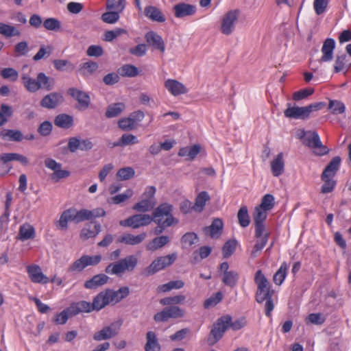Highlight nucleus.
Segmentation results:
<instances>
[{
	"label": "nucleus",
	"mask_w": 351,
	"mask_h": 351,
	"mask_svg": "<svg viewBox=\"0 0 351 351\" xmlns=\"http://www.w3.org/2000/svg\"><path fill=\"white\" fill-rule=\"evenodd\" d=\"M145 351H160V346L158 343L156 335L153 331H149L146 334Z\"/></svg>",
	"instance_id": "nucleus-28"
},
{
	"label": "nucleus",
	"mask_w": 351,
	"mask_h": 351,
	"mask_svg": "<svg viewBox=\"0 0 351 351\" xmlns=\"http://www.w3.org/2000/svg\"><path fill=\"white\" fill-rule=\"evenodd\" d=\"M239 11L238 10H230L221 18V32L225 35L231 34L235 28L238 21Z\"/></svg>",
	"instance_id": "nucleus-8"
},
{
	"label": "nucleus",
	"mask_w": 351,
	"mask_h": 351,
	"mask_svg": "<svg viewBox=\"0 0 351 351\" xmlns=\"http://www.w3.org/2000/svg\"><path fill=\"white\" fill-rule=\"evenodd\" d=\"M121 262L122 263L124 272H131L136 267L138 263V259L135 256L130 255L124 258L121 259Z\"/></svg>",
	"instance_id": "nucleus-43"
},
{
	"label": "nucleus",
	"mask_w": 351,
	"mask_h": 351,
	"mask_svg": "<svg viewBox=\"0 0 351 351\" xmlns=\"http://www.w3.org/2000/svg\"><path fill=\"white\" fill-rule=\"evenodd\" d=\"M13 114L12 108L6 104H1L0 110V126L3 125L7 121L8 118Z\"/></svg>",
	"instance_id": "nucleus-57"
},
{
	"label": "nucleus",
	"mask_w": 351,
	"mask_h": 351,
	"mask_svg": "<svg viewBox=\"0 0 351 351\" xmlns=\"http://www.w3.org/2000/svg\"><path fill=\"white\" fill-rule=\"evenodd\" d=\"M212 249L208 246H202L198 250L193 253V260L194 263L199 262L200 260L206 258L211 253Z\"/></svg>",
	"instance_id": "nucleus-52"
},
{
	"label": "nucleus",
	"mask_w": 351,
	"mask_h": 351,
	"mask_svg": "<svg viewBox=\"0 0 351 351\" xmlns=\"http://www.w3.org/2000/svg\"><path fill=\"white\" fill-rule=\"evenodd\" d=\"M165 86L174 96L186 93V87L182 83L175 80H167L165 82Z\"/></svg>",
	"instance_id": "nucleus-24"
},
{
	"label": "nucleus",
	"mask_w": 351,
	"mask_h": 351,
	"mask_svg": "<svg viewBox=\"0 0 351 351\" xmlns=\"http://www.w3.org/2000/svg\"><path fill=\"white\" fill-rule=\"evenodd\" d=\"M254 282L257 285V289L255 294V299L258 303L265 304V312L267 317H270L271 312L274 308V304L272 300L274 291L271 290L270 285L263 274L261 270H258L255 274Z\"/></svg>",
	"instance_id": "nucleus-1"
},
{
	"label": "nucleus",
	"mask_w": 351,
	"mask_h": 351,
	"mask_svg": "<svg viewBox=\"0 0 351 351\" xmlns=\"http://www.w3.org/2000/svg\"><path fill=\"white\" fill-rule=\"evenodd\" d=\"M341 161L339 156L334 157L326 167L322 175H324V178H334L340 167Z\"/></svg>",
	"instance_id": "nucleus-26"
},
{
	"label": "nucleus",
	"mask_w": 351,
	"mask_h": 351,
	"mask_svg": "<svg viewBox=\"0 0 351 351\" xmlns=\"http://www.w3.org/2000/svg\"><path fill=\"white\" fill-rule=\"evenodd\" d=\"M121 324L122 322L119 321L104 327L101 330L94 334V340L99 341L115 337L119 333Z\"/></svg>",
	"instance_id": "nucleus-12"
},
{
	"label": "nucleus",
	"mask_w": 351,
	"mask_h": 351,
	"mask_svg": "<svg viewBox=\"0 0 351 351\" xmlns=\"http://www.w3.org/2000/svg\"><path fill=\"white\" fill-rule=\"evenodd\" d=\"M184 286V282L181 280H171L168 283L160 285L158 287V291L167 292L172 289H180Z\"/></svg>",
	"instance_id": "nucleus-46"
},
{
	"label": "nucleus",
	"mask_w": 351,
	"mask_h": 351,
	"mask_svg": "<svg viewBox=\"0 0 351 351\" xmlns=\"http://www.w3.org/2000/svg\"><path fill=\"white\" fill-rule=\"evenodd\" d=\"M27 272L34 283L47 284L49 282L48 277L43 274L40 267L37 265L27 266Z\"/></svg>",
	"instance_id": "nucleus-15"
},
{
	"label": "nucleus",
	"mask_w": 351,
	"mask_h": 351,
	"mask_svg": "<svg viewBox=\"0 0 351 351\" xmlns=\"http://www.w3.org/2000/svg\"><path fill=\"white\" fill-rule=\"evenodd\" d=\"M38 80L40 89L49 91L52 90L54 86V79L47 76L44 73H39L38 74Z\"/></svg>",
	"instance_id": "nucleus-33"
},
{
	"label": "nucleus",
	"mask_w": 351,
	"mask_h": 351,
	"mask_svg": "<svg viewBox=\"0 0 351 351\" xmlns=\"http://www.w3.org/2000/svg\"><path fill=\"white\" fill-rule=\"evenodd\" d=\"M156 204V200H149L142 198L141 201L136 203L132 206V209L140 213H146L152 210L155 207Z\"/></svg>",
	"instance_id": "nucleus-31"
},
{
	"label": "nucleus",
	"mask_w": 351,
	"mask_h": 351,
	"mask_svg": "<svg viewBox=\"0 0 351 351\" xmlns=\"http://www.w3.org/2000/svg\"><path fill=\"white\" fill-rule=\"evenodd\" d=\"M333 178H324V175L321 176V179L324 182L321 187V192L322 193H328L332 192L336 185V182L333 180Z\"/></svg>",
	"instance_id": "nucleus-54"
},
{
	"label": "nucleus",
	"mask_w": 351,
	"mask_h": 351,
	"mask_svg": "<svg viewBox=\"0 0 351 351\" xmlns=\"http://www.w3.org/2000/svg\"><path fill=\"white\" fill-rule=\"evenodd\" d=\"M284 114L287 118L295 119H307L304 107H299L297 106H291L287 104V108L284 111Z\"/></svg>",
	"instance_id": "nucleus-18"
},
{
	"label": "nucleus",
	"mask_w": 351,
	"mask_h": 351,
	"mask_svg": "<svg viewBox=\"0 0 351 351\" xmlns=\"http://www.w3.org/2000/svg\"><path fill=\"white\" fill-rule=\"evenodd\" d=\"M78 303L79 304H82V306H84V310H82L83 313H90L93 311H99L107 305L111 304L107 290L101 291L98 293L93 298L92 303L84 300L80 301Z\"/></svg>",
	"instance_id": "nucleus-4"
},
{
	"label": "nucleus",
	"mask_w": 351,
	"mask_h": 351,
	"mask_svg": "<svg viewBox=\"0 0 351 351\" xmlns=\"http://www.w3.org/2000/svg\"><path fill=\"white\" fill-rule=\"evenodd\" d=\"M90 219V210L87 209L77 210L75 208H71L64 210L61 214L60 219L57 221L56 226L58 229L66 230L68 227L69 221H73L75 223H78Z\"/></svg>",
	"instance_id": "nucleus-2"
},
{
	"label": "nucleus",
	"mask_w": 351,
	"mask_h": 351,
	"mask_svg": "<svg viewBox=\"0 0 351 351\" xmlns=\"http://www.w3.org/2000/svg\"><path fill=\"white\" fill-rule=\"evenodd\" d=\"M106 290L111 304L118 303L130 294V289L128 287H122L117 291H113L112 289Z\"/></svg>",
	"instance_id": "nucleus-23"
},
{
	"label": "nucleus",
	"mask_w": 351,
	"mask_h": 351,
	"mask_svg": "<svg viewBox=\"0 0 351 351\" xmlns=\"http://www.w3.org/2000/svg\"><path fill=\"white\" fill-rule=\"evenodd\" d=\"M121 12L113 10L106 12L101 15V19L104 22L109 24L115 23L119 19V14Z\"/></svg>",
	"instance_id": "nucleus-55"
},
{
	"label": "nucleus",
	"mask_w": 351,
	"mask_h": 351,
	"mask_svg": "<svg viewBox=\"0 0 351 351\" xmlns=\"http://www.w3.org/2000/svg\"><path fill=\"white\" fill-rule=\"evenodd\" d=\"M335 47V41L332 38H327L322 47V56L320 59L322 62H329L332 60L333 51Z\"/></svg>",
	"instance_id": "nucleus-21"
},
{
	"label": "nucleus",
	"mask_w": 351,
	"mask_h": 351,
	"mask_svg": "<svg viewBox=\"0 0 351 351\" xmlns=\"http://www.w3.org/2000/svg\"><path fill=\"white\" fill-rule=\"evenodd\" d=\"M169 237L166 235L157 237L153 239L147 245V250L155 251L162 248L169 242Z\"/></svg>",
	"instance_id": "nucleus-30"
},
{
	"label": "nucleus",
	"mask_w": 351,
	"mask_h": 351,
	"mask_svg": "<svg viewBox=\"0 0 351 351\" xmlns=\"http://www.w3.org/2000/svg\"><path fill=\"white\" fill-rule=\"evenodd\" d=\"M83 308H84V306H83L82 304H79L78 302L72 303L68 308L56 315L54 322L57 324H64L69 317L83 313L82 311L84 310Z\"/></svg>",
	"instance_id": "nucleus-10"
},
{
	"label": "nucleus",
	"mask_w": 351,
	"mask_h": 351,
	"mask_svg": "<svg viewBox=\"0 0 351 351\" xmlns=\"http://www.w3.org/2000/svg\"><path fill=\"white\" fill-rule=\"evenodd\" d=\"M304 135H307L306 138V145L311 148L315 149L314 153L317 156H324L329 152V149L324 145H323L319 136L316 132H303V137Z\"/></svg>",
	"instance_id": "nucleus-7"
},
{
	"label": "nucleus",
	"mask_w": 351,
	"mask_h": 351,
	"mask_svg": "<svg viewBox=\"0 0 351 351\" xmlns=\"http://www.w3.org/2000/svg\"><path fill=\"white\" fill-rule=\"evenodd\" d=\"M64 101V97L60 93L53 92L45 95L40 101V106L47 109H53Z\"/></svg>",
	"instance_id": "nucleus-14"
},
{
	"label": "nucleus",
	"mask_w": 351,
	"mask_h": 351,
	"mask_svg": "<svg viewBox=\"0 0 351 351\" xmlns=\"http://www.w3.org/2000/svg\"><path fill=\"white\" fill-rule=\"evenodd\" d=\"M201 147L199 145H194L191 147H182L179 151V156H188L190 159H194L199 153Z\"/></svg>",
	"instance_id": "nucleus-38"
},
{
	"label": "nucleus",
	"mask_w": 351,
	"mask_h": 351,
	"mask_svg": "<svg viewBox=\"0 0 351 351\" xmlns=\"http://www.w3.org/2000/svg\"><path fill=\"white\" fill-rule=\"evenodd\" d=\"M54 123L59 128L68 129L73 125V119L69 114H60L55 118Z\"/></svg>",
	"instance_id": "nucleus-34"
},
{
	"label": "nucleus",
	"mask_w": 351,
	"mask_h": 351,
	"mask_svg": "<svg viewBox=\"0 0 351 351\" xmlns=\"http://www.w3.org/2000/svg\"><path fill=\"white\" fill-rule=\"evenodd\" d=\"M98 69V64L93 61L86 62L80 65V73L83 76L93 74Z\"/></svg>",
	"instance_id": "nucleus-44"
},
{
	"label": "nucleus",
	"mask_w": 351,
	"mask_h": 351,
	"mask_svg": "<svg viewBox=\"0 0 351 351\" xmlns=\"http://www.w3.org/2000/svg\"><path fill=\"white\" fill-rule=\"evenodd\" d=\"M271 170L275 177H278L284 173L285 162L282 153H279L271 162Z\"/></svg>",
	"instance_id": "nucleus-25"
},
{
	"label": "nucleus",
	"mask_w": 351,
	"mask_h": 351,
	"mask_svg": "<svg viewBox=\"0 0 351 351\" xmlns=\"http://www.w3.org/2000/svg\"><path fill=\"white\" fill-rule=\"evenodd\" d=\"M197 235L195 233L191 232H186L182 236L181 239L182 247H191L192 245L197 243Z\"/></svg>",
	"instance_id": "nucleus-53"
},
{
	"label": "nucleus",
	"mask_w": 351,
	"mask_h": 351,
	"mask_svg": "<svg viewBox=\"0 0 351 351\" xmlns=\"http://www.w3.org/2000/svg\"><path fill=\"white\" fill-rule=\"evenodd\" d=\"M184 315V311L179 306L171 305L169 307L165 308L160 312L157 313L154 316V319L156 322H165L168 321L170 318H180L182 317Z\"/></svg>",
	"instance_id": "nucleus-9"
},
{
	"label": "nucleus",
	"mask_w": 351,
	"mask_h": 351,
	"mask_svg": "<svg viewBox=\"0 0 351 351\" xmlns=\"http://www.w3.org/2000/svg\"><path fill=\"white\" fill-rule=\"evenodd\" d=\"M146 236L145 232H142L138 235L125 233L118 238L117 242L130 245H136L142 243L146 238Z\"/></svg>",
	"instance_id": "nucleus-17"
},
{
	"label": "nucleus",
	"mask_w": 351,
	"mask_h": 351,
	"mask_svg": "<svg viewBox=\"0 0 351 351\" xmlns=\"http://www.w3.org/2000/svg\"><path fill=\"white\" fill-rule=\"evenodd\" d=\"M0 34L6 38H10L20 36L21 32L13 25L0 23Z\"/></svg>",
	"instance_id": "nucleus-36"
},
{
	"label": "nucleus",
	"mask_w": 351,
	"mask_h": 351,
	"mask_svg": "<svg viewBox=\"0 0 351 351\" xmlns=\"http://www.w3.org/2000/svg\"><path fill=\"white\" fill-rule=\"evenodd\" d=\"M289 266L287 263L283 262L278 270L274 276L273 280L275 284L280 285L285 280Z\"/></svg>",
	"instance_id": "nucleus-45"
},
{
	"label": "nucleus",
	"mask_w": 351,
	"mask_h": 351,
	"mask_svg": "<svg viewBox=\"0 0 351 351\" xmlns=\"http://www.w3.org/2000/svg\"><path fill=\"white\" fill-rule=\"evenodd\" d=\"M119 75L123 77H133L138 74V69L132 64H125L119 69Z\"/></svg>",
	"instance_id": "nucleus-49"
},
{
	"label": "nucleus",
	"mask_w": 351,
	"mask_h": 351,
	"mask_svg": "<svg viewBox=\"0 0 351 351\" xmlns=\"http://www.w3.org/2000/svg\"><path fill=\"white\" fill-rule=\"evenodd\" d=\"M134 174V169L132 167H127L120 169L117 173V176L119 180L123 181L132 178Z\"/></svg>",
	"instance_id": "nucleus-58"
},
{
	"label": "nucleus",
	"mask_w": 351,
	"mask_h": 351,
	"mask_svg": "<svg viewBox=\"0 0 351 351\" xmlns=\"http://www.w3.org/2000/svg\"><path fill=\"white\" fill-rule=\"evenodd\" d=\"M21 80L25 88L31 93H35L40 89L38 86V76L36 79L32 78L28 74L23 73L21 75Z\"/></svg>",
	"instance_id": "nucleus-29"
},
{
	"label": "nucleus",
	"mask_w": 351,
	"mask_h": 351,
	"mask_svg": "<svg viewBox=\"0 0 351 351\" xmlns=\"http://www.w3.org/2000/svg\"><path fill=\"white\" fill-rule=\"evenodd\" d=\"M106 273L121 276L125 272L121 260L109 264L105 269Z\"/></svg>",
	"instance_id": "nucleus-42"
},
{
	"label": "nucleus",
	"mask_w": 351,
	"mask_h": 351,
	"mask_svg": "<svg viewBox=\"0 0 351 351\" xmlns=\"http://www.w3.org/2000/svg\"><path fill=\"white\" fill-rule=\"evenodd\" d=\"M35 230L32 226L23 224L19 229V237L22 241L28 240L34 237Z\"/></svg>",
	"instance_id": "nucleus-41"
},
{
	"label": "nucleus",
	"mask_w": 351,
	"mask_h": 351,
	"mask_svg": "<svg viewBox=\"0 0 351 351\" xmlns=\"http://www.w3.org/2000/svg\"><path fill=\"white\" fill-rule=\"evenodd\" d=\"M177 258V254L173 253L167 256H160L155 259L145 269L147 276H151L156 272L165 269V267L172 265Z\"/></svg>",
	"instance_id": "nucleus-5"
},
{
	"label": "nucleus",
	"mask_w": 351,
	"mask_h": 351,
	"mask_svg": "<svg viewBox=\"0 0 351 351\" xmlns=\"http://www.w3.org/2000/svg\"><path fill=\"white\" fill-rule=\"evenodd\" d=\"M108 280L109 277L106 274H97L85 282L84 287L88 289H94L106 284Z\"/></svg>",
	"instance_id": "nucleus-22"
},
{
	"label": "nucleus",
	"mask_w": 351,
	"mask_h": 351,
	"mask_svg": "<svg viewBox=\"0 0 351 351\" xmlns=\"http://www.w3.org/2000/svg\"><path fill=\"white\" fill-rule=\"evenodd\" d=\"M101 232V225L96 223L94 226V230L90 228V226H88L82 228L80 232V237L84 240L95 237Z\"/></svg>",
	"instance_id": "nucleus-37"
},
{
	"label": "nucleus",
	"mask_w": 351,
	"mask_h": 351,
	"mask_svg": "<svg viewBox=\"0 0 351 351\" xmlns=\"http://www.w3.org/2000/svg\"><path fill=\"white\" fill-rule=\"evenodd\" d=\"M44 27L50 31H58L60 29V22L55 18H48L43 22Z\"/></svg>",
	"instance_id": "nucleus-64"
},
{
	"label": "nucleus",
	"mask_w": 351,
	"mask_h": 351,
	"mask_svg": "<svg viewBox=\"0 0 351 351\" xmlns=\"http://www.w3.org/2000/svg\"><path fill=\"white\" fill-rule=\"evenodd\" d=\"M52 47L49 45L45 46L42 45L40 46L38 51L35 54V56L33 57V60L34 61H38L43 58L49 57L51 52H52Z\"/></svg>",
	"instance_id": "nucleus-63"
},
{
	"label": "nucleus",
	"mask_w": 351,
	"mask_h": 351,
	"mask_svg": "<svg viewBox=\"0 0 351 351\" xmlns=\"http://www.w3.org/2000/svg\"><path fill=\"white\" fill-rule=\"evenodd\" d=\"M186 299V297L183 295H178L173 297H167L161 299L160 303L162 305L167 306L171 304H182Z\"/></svg>",
	"instance_id": "nucleus-56"
},
{
	"label": "nucleus",
	"mask_w": 351,
	"mask_h": 351,
	"mask_svg": "<svg viewBox=\"0 0 351 351\" xmlns=\"http://www.w3.org/2000/svg\"><path fill=\"white\" fill-rule=\"evenodd\" d=\"M125 7V0H108L106 3L107 10H118L123 12Z\"/></svg>",
	"instance_id": "nucleus-60"
},
{
	"label": "nucleus",
	"mask_w": 351,
	"mask_h": 351,
	"mask_svg": "<svg viewBox=\"0 0 351 351\" xmlns=\"http://www.w3.org/2000/svg\"><path fill=\"white\" fill-rule=\"evenodd\" d=\"M147 44L153 48L164 52L165 45L162 37L153 31L148 32L145 36Z\"/></svg>",
	"instance_id": "nucleus-16"
},
{
	"label": "nucleus",
	"mask_w": 351,
	"mask_h": 351,
	"mask_svg": "<svg viewBox=\"0 0 351 351\" xmlns=\"http://www.w3.org/2000/svg\"><path fill=\"white\" fill-rule=\"evenodd\" d=\"M153 221V217L147 214H136L128 218L121 220L119 225L123 227H130L136 229L142 226H147Z\"/></svg>",
	"instance_id": "nucleus-6"
},
{
	"label": "nucleus",
	"mask_w": 351,
	"mask_h": 351,
	"mask_svg": "<svg viewBox=\"0 0 351 351\" xmlns=\"http://www.w3.org/2000/svg\"><path fill=\"white\" fill-rule=\"evenodd\" d=\"M173 209V207L171 204L162 203L154 209L151 216L153 220H162V218L165 217L170 219L171 223H177L178 221L172 215Z\"/></svg>",
	"instance_id": "nucleus-11"
},
{
	"label": "nucleus",
	"mask_w": 351,
	"mask_h": 351,
	"mask_svg": "<svg viewBox=\"0 0 351 351\" xmlns=\"http://www.w3.org/2000/svg\"><path fill=\"white\" fill-rule=\"evenodd\" d=\"M328 108L333 114H343L346 110L344 104L339 100L330 99Z\"/></svg>",
	"instance_id": "nucleus-47"
},
{
	"label": "nucleus",
	"mask_w": 351,
	"mask_h": 351,
	"mask_svg": "<svg viewBox=\"0 0 351 351\" xmlns=\"http://www.w3.org/2000/svg\"><path fill=\"white\" fill-rule=\"evenodd\" d=\"M210 200V196L206 191L200 192L196 197L195 204L193 206V210L201 213L208 201Z\"/></svg>",
	"instance_id": "nucleus-32"
},
{
	"label": "nucleus",
	"mask_w": 351,
	"mask_h": 351,
	"mask_svg": "<svg viewBox=\"0 0 351 351\" xmlns=\"http://www.w3.org/2000/svg\"><path fill=\"white\" fill-rule=\"evenodd\" d=\"M175 12V16L176 18H183L188 16H191L195 14L196 8L195 5L180 3L173 7Z\"/></svg>",
	"instance_id": "nucleus-19"
},
{
	"label": "nucleus",
	"mask_w": 351,
	"mask_h": 351,
	"mask_svg": "<svg viewBox=\"0 0 351 351\" xmlns=\"http://www.w3.org/2000/svg\"><path fill=\"white\" fill-rule=\"evenodd\" d=\"M125 108L123 103H114L109 105L106 112L107 118H114L119 116Z\"/></svg>",
	"instance_id": "nucleus-35"
},
{
	"label": "nucleus",
	"mask_w": 351,
	"mask_h": 351,
	"mask_svg": "<svg viewBox=\"0 0 351 351\" xmlns=\"http://www.w3.org/2000/svg\"><path fill=\"white\" fill-rule=\"evenodd\" d=\"M230 321L231 316L228 315L222 316L217 320L208 339L210 345L215 344L223 337V333L230 326Z\"/></svg>",
	"instance_id": "nucleus-3"
},
{
	"label": "nucleus",
	"mask_w": 351,
	"mask_h": 351,
	"mask_svg": "<svg viewBox=\"0 0 351 351\" xmlns=\"http://www.w3.org/2000/svg\"><path fill=\"white\" fill-rule=\"evenodd\" d=\"M223 226V222L220 219H215L210 226L204 228V232L213 239L218 238L221 234Z\"/></svg>",
	"instance_id": "nucleus-20"
},
{
	"label": "nucleus",
	"mask_w": 351,
	"mask_h": 351,
	"mask_svg": "<svg viewBox=\"0 0 351 351\" xmlns=\"http://www.w3.org/2000/svg\"><path fill=\"white\" fill-rule=\"evenodd\" d=\"M69 93L72 97L77 100L78 103L77 108L80 110H85L89 107L90 98L88 93L75 88H69Z\"/></svg>",
	"instance_id": "nucleus-13"
},
{
	"label": "nucleus",
	"mask_w": 351,
	"mask_h": 351,
	"mask_svg": "<svg viewBox=\"0 0 351 351\" xmlns=\"http://www.w3.org/2000/svg\"><path fill=\"white\" fill-rule=\"evenodd\" d=\"M222 298L223 294L219 291L217 292L204 301V307L205 308H209L215 306L222 300Z\"/></svg>",
	"instance_id": "nucleus-59"
},
{
	"label": "nucleus",
	"mask_w": 351,
	"mask_h": 351,
	"mask_svg": "<svg viewBox=\"0 0 351 351\" xmlns=\"http://www.w3.org/2000/svg\"><path fill=\"white\" fill-rule=\"evenodd\" d=\"M138 143L137 138L132 134H123L117 142L114 143V147H124L129 145H134Z\"/></svg>",
	"instance_id": "nucleus-39"
},
{
	"label": "nucleus",
	"mask_w": 351,
	"mask_h": 351,
	"mask_svg": "<svg viewBox=\"0 0 351 351\" xmlns=\"http://www.w3.org/2000/svg\"><path fill=\"white\" fill-rule=\"evenodd\" d=\"M237 243L235 240H229L223 245L222 249L223 256L225 258L230 256L236 250Z\"/></svg>",
	"instance_id": "nucleus-61"
},
{
	"label": "nucleus",
	"mask_w": 351,
	"mask_h": 351,
	"mask_svg": "<svg viewBox=\"0 0 351 351\" xmlns=\"http://www.w3.org/2000/svg\"><path fill=\"white\" fill-rule=\"evenodd\" d=\"M274 196L271 194H266L263 197L261 203L258 206L268 211L274 208Z\"/></svg>",
	"instance_id": "nucleus-62"
},
{
	"label": "nucleus",
	"mask_w": 351,
	"mask_h": 351,
	"mask_svg": "<svg viewBox=\"0 0 351 351\" xmlns=\"http://www.w3.org/2000/svg\"><path fill=\"white\" fill-rule=\"evenodd\" d=\"M126 34H128L126 29L120 27L115 28L112 30L105 32L104 40L106 42H112L119 36Z\"/></svg>",
	"instance_id": "nucleus-48"
},
{
	"label": "nucleus",
	"mask_w": 351,
	"mask_h": 351,
	"mask_svg": "<svg viewBox=\"0 0 351 351\" xmlns=\"http://www.w3.org/2000/svg\"><path fill=\"white\" fill-rule=\"evenodd\" d=\"M145 15L153 21L163 23L165 21V17L161 11L156 7L149 5L147 6L144 10Z\"/></svg>",
	"instance_id": "nucleus-27"
},
{
	"label": "nucleus",
	"mask_w": 351,
	"mask_h": 351,
	"mask_svg": "<svg viewBox=\"0 0 351 351\" xmlns=\"http://www.w3.org/2000/svg\"><path fill=\"white\" fill-rule=\"evenodd\" d=\"M238 279V273L234 271H230L229 272L223 273L222 281L226 285L233 287L237 285Z\"/></svg>",
	"instance_id": "nucleus-51"
},
{
	"label": "nucleus",
	"mask_w": 351,
	"mask_h": 351,
	"mask_svg": "<svg viewBox=\"0 0 351 351\" xmlns=\"http://www.w3.org/2000/svg\"><path fill=\"white\" fill-rule=\"evenodd\" d=\"M55 69L59 71L72 72L75 65L67 60H55L53 61Z\"/></svg>",
	"instance_id": "nucleus-40"
},
{
	"label": "nucleus",
	"mask_w": 351,
	"mask_h": 351,
	"mask_svg": "<svg viewBox=\"0 0 351 351\" xmlns=\"http://www.w3.org/2000/svg\"><path fill=\"white\" fill-rule=\"evenodd\" d=\"M237 217L239 223L241 227L245 228L249 226L250 220L247 206H243L241 207V208L239 210Z\"/></svg>",
	"instance_id": "nucleus-50"
}]
</instances>
